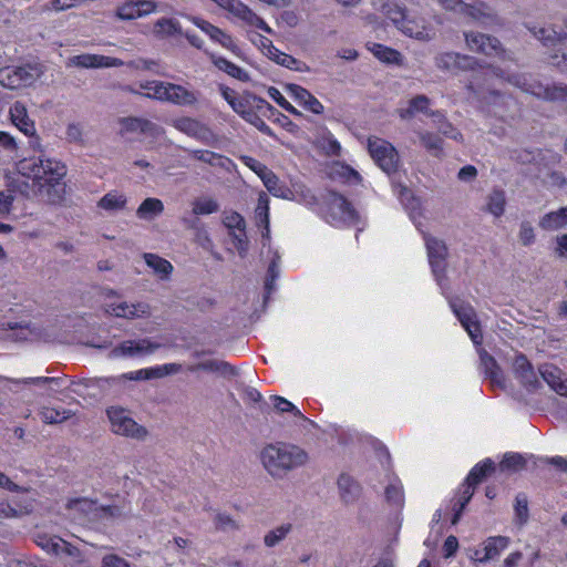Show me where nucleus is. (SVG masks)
Masks as SVG:
<instances>
[{
    "mask_svg": "<svg viewBox=\"0 0 567 567\" xmlns=\"http://www.w3.org/2000/svg\"><path fill=\"white\" fill-rule=\"evenodd\" d=\"M17 171L19 176L9 181L8 192L48 204L63 199L66 167L61 162L41 156L25 157L17 163Z\"/></svg>",
    "mask_w": 567,
    "mask_h": 567,
    "instance_id": "obj_1",
    "label": "nucleus"
},
{
    "mask_svg": "<svg viewBox=\"0 0 567 567\" xmlns=\"http://www.w3.org/2000/svg\"><path fill=\"white\" fill-rule=\"evenodd\" d=\"M259 461L271 478L284 480L290 472L305 466L309 461V455L296 444L275 442L266 444L260 450Z\"/></svg>",
    "mask_w": 567,
    "mask_h": 567,
    "instance_id": "obj_2",
    "label": "nucleus"
},
{
    "mask_svg": "<svg viewBox=\"0 0 567 567\" xmlns=\"http://www.w3.org/2000/svg\"><path fill=\"white\" fill-rule=\"evenodd\" d=\"M434 62L439 70L452 75L471 72L465 87L468 92H476L477 78L482 73V65L476 58L457 52H443L434 58Z\"/></svg>",
    "mask_w": 567,
    "mask_h": 567,
    "instance_id": "obj_3",
    "label": "nucleus"
},
{
    "mask_svg": "<svg viewBox=\"0 0 567 567\" xmlns=\"http://www.w3.org/2000/svg\"><path fill=\"white\" fill-rule=\"evenodd\" d=\"M507 81L522 91L538 99L550 102H567V84L555 82H542L533 76L514 73L507 76Z\"/></svg>",
    "mask_w": 567,
    "mask_h": 567,
    "instance_id": "obj_4",
    "label": "nucleus"
},
{
    "mask_svg": "<svg viewBox=\"0 0 567 567\" xmlns=\"http://www.w3.org/2000/svg\"><path fill=\"white\" fill-rule=\"evenodd\" d=\"M106 416L111 424V431L116 435H122L135 440H144L147 436V430L140 425L131 415V412L120 405H112L106 409Z\"/></svg>",
    "mask_w": 567,
    "mask_h": 567,
    "instance_id": "obj_5",
    "label": "nucleus"
},
{
    "mask_svg": "<svg viewBox=\"0 0 567 567\" xmlns=\"http://www.w3.org/2000/svg\"><path fill=\"white\" fill-rule=\"evenodd\" d=\"M527 28L544 47L551 48L556 51L550 55V63L553 65L558 68L567 66V48H564L567 40V33L565 31H557L553 27L533 25Z\"/></svg>",
    "mask_w": 567,
    "mask_h": 567,
    "instance_id": "obj_6",
    "label": "nucleus"
},
{
    "mask_svg": "<svg viewBox=\"0 0 567 567\" xmlns=\"http://www.w3.org/2000/svg\"><path fill=\"white\" fill-rule=\"evenodd\" d=\"M437 2L447 11L464 14L483 24H493L497 20L495 11L483 1L466 3L462 0H437Z\"/></svg>",
    "mask_w": 567,
    "mask_h": 567,
    "instance_id": "obj_7",
    "label": "nucleus"
},
{
    "mask_svg": "<svg viewBox=\"0 0 567 567\" xmlns=\"http://www.w3.org/2000/svg\"><path fill=\"white\" fill-rule=\"evenodd\" d=\"M467 48L476 53L496 56L501 60H512L513 53L503 48L501 41L492 35L480 32H464Z\"/></svg>",
    "mask_w": 567,
    "mask_h": 567,
    "instance_id": "obj_8",
    "label": "nucleus"
},
{
    "mask_svg": "<svg viewBox=\"0 0 567 567\" xmlns=\"http://www.w3.org/2000/svg\"><path fill=\"white\" fill-rule=\"evenodd\" d=\"M425 244L432 272L435 277L437 285L442 289V293L446 295L447 278L445 276V259L447 257V247L443 240H440L434 237H427L425 239Z\"/></svg>",
    "mask_w": 567,
    "mask_h": 567,
    "instance_id": "obj_9",
    "label": "nucleus"
},
{
    "mask_svg": "<svg viewBox=\"0 0 567 567\" xmlns=\"http://www.w3.org/2000/svg\"><path fill=\"white\" fill-rule=\"evenodd\" d=\"M447 300L452 311L467 331L472 341L475 344H480L482 342V333L474 308L468 302L458 298H447Z\"/></svg>",
    "mask_w": 567,
    "mask_h": 567,
    "instance_id": "obj_10",
    "label": "nucleus"
},
{
    "mask_svg": "<svg viewBox=\"0 0 567 567\" xmlns=\"http://www.w3.org/2000/svg\"><path fill=\"white\" fill-rule=\"evenodd\" d=\"M161 347V343L153 341L150 338L125 340L110 351L109 358L120 359L145 357L153 354Z\"/></svg>",
    "mask_w": 567,
    "mask_h": 567,
    "instance_id": "obj_11",
    "label": "nucleus"
},
{
    "mask_svg": "<svg viewBox=\"0 0 567 567\" xmlns=\"http://www.w3.org/2000/svg\"><path fill=\"white\" fill-rule=\"evenodd\" d=\"M220 8L227 10L245 23L249 25H254L257 29L271 33L272 29L268 25V23L258 14H256L247 4L241 2L240 0H213Z\"/></svg>",
    "mask_w": 567,
    "mask_h": 567,
    "instance_id": "obj_12",
    "label": "nucleus"
},
{
    "mask_svg": "<svg viewBox=\"0 0 567 567\" xmlns=\"http://www.w3.org/2000/svg\"><path fill=\"white\" fill-rule=\"evenodd\" d=\"M326 218L332 225L348 224L357 219V214L343 196L330 193L327 199Z\"/></svg>",
    "mask_w": 567,
    "mask_h": 567,
    "instance_id": "obj_13",
    "label": "nucleus"
},
{
    "mask_svg": "<svg viewBox=\"0 0 567 567\" xmlns=\"http://www.w3.org/2000/svg\"><path fill=\"white\" fill-rule=\"evenodd\" d=\"M117 123L121 135L143 134L147 137L157 138L162 133L159 125L142 116L120 117Z\"/></svg>",
    "mask_w": 567,
    "mask_h": 567,
    "instance_id": "obj_14",
    "label": "nucleus"
},
{
    "mask_svg": "<svg viewBox=\"0 0 567 567\" xmlns=\"http://www.w3.org/2000/svg\"><path fill=\"white\" fill-rule=\"evenodd\" d=\"M105 311L116 318L135 320L148 318L151 316V306L144 301L133 303L127 301H114L105 305Z\"/></svg>",
    "mask_w": 567,
    "mask_h": 567,
    "instance_id": "obj_15",
    "label": "nucleus"
},
{
    "mask_svg": "<svg viewBox=\"0 0 567 567\" xmlns=\"http://www.w3.org/2000/svg\"><path fill=\"white\" fill-rule=\"evenodd\" d=\"M369 153L375 164L386 174L396 172L400 163L393 144H368Z\"/></svg>",
    "mask_w": 567,
    "mask_h": 567,
    "instance_id": "obj_16",
    "label": "nucleus"
},
{
    "mask_svg": "<svg viewBox=\"0 0 567 567\" xmlns=\"http://www.w3.org/2000/svg\"><path fill=\"white\" fill-rule=\"evenodd\" d=\"M512 371L515 379L528 391H535L539 388L540 381L537 378L533 364L525 354H515L512 362Z\"/></svg>",
    "mask_w": 567,
    "mask_h": 567,
    "instance_id": "obj_17",
    "label": "nucleus"
},
{
    "mask_svg": "<svg viewBox=\"0 0 567 567\" xmlns=\"http://www.w3.org/2000/svg\"><path fill=\"white\" fill-rule=\"evenodd\" d=\"M432 100L425 94H417L406 101L404 106L396 110L399 117L402 121H411L419 114L432 118L435 110L431 109Z\"/></svg>",
    "mask_w": 567,
    "mask_h": 567,
    "instance_id": "obj_18",
    "label": "nucleus"
},
{
    "mask_svg": "<svg viewBox=\"0 0 567 567\" xmlns=\"http://www.w3.org/2000/svg\"><path fill=\"white\" fill-rule=\"evenodd\" d=\"M156 11L157 3L154 0H130L116 9V17L123 21H131Z\"/></svg>",
    "mask_w": 567,
    "mask_h": 567,
    "instance_id": "obj_19",
    "label": "nucleus"
},
{
    "mask_svg": "<svg viewBox=\"0 0 567 567\" xmlns=\"http://www.w3.org/2000/svg\"><path fill=\"white\" fill-rule=\"evenodd\" d=\"M200 92L184 85L168 84L166 102L181 107H195L199 103Z\"/></svg>",
    "mask_w": 567,
    "mask_h": 567,
    "instance_id": "obj_20",
    "label": "nucleus"
},
{
    "mask_svg": "<svg viewBox=\"0 0 567 567\" xmlns=\"http://www.w3.org/2000/svg\"><path fill=\"white\" fill-rule=\"evenodd\" d=\"M480 368L485 377L491 381L493 388H505V377L494 357L486 350H480Z\"/></svg>",
    "mask_w": 567,
    "mask_h": 567,
    "instance_id": "obj_21",
    "label": "nucleus"
},
{
    "mask_svg": "<svg viewBox=\"0 0 567 567\" xmlns=\"http://www.w3.org/2000/svg\"><path fill=\"white\" fill-rule=\"evenodd\" d=\"M287 89L291 97L305 110L316 115L323 112L324 107L322 103L307 89L295 83L289 84Z\"/></svg>",
    "mask_w": 567,
    "mask_h": 567,
    "instance_id": "obj_22",
    "label": "nucleus"
},
{
    "mask_svg": "<svg viewBox=\"0 0 567 567\" xmlns=\"http://www.w3.org/2000/svg\"><path fill=\"white\" fill-rule=\"evenodd\" d=\"M399 30L405 35L421 41H429L434 35L433 30L425 24L424 19L411 18L409 13Z\"/></svg>",
    "mask_w": 567,
    "mask_h": 567,
    "instance_id": "obj_23",
    "label": "nucleus"
},
{
    "mask_svg": "<svg viewBox=\"0 0 567 567\" xmlns=\"http://www.w3.org/2000/svg\"><path fill=\"white\" fill-rule=\"evenodd\" d=\"M178 370V365L175 363L164 364L162 367H155V368H147V369H141L137 371H132L127 373H123L122 380L123 383L125 381H144V380H151V379H158L163 378L164 375L176 372Z\"/></svg>",
    "mask_w": 567,
    "mask_h": 567,
    "instance_id": "obj_24",
    "label": "nucleus"
},
{
    "mask_svg": "<svg viewBox=\"0 0 567 567\" xmlns=\"http://www.w3.org/2000/svg\"><path fill=\"white\" fill-rule=\"evenodd\" d=\"M539 373L544 381L559 395L567 396V378L560 369L553 364L539 367Z\"/></svg>",
    "mask_w": 567,
    "mask_h": 567,
    "instance_id": "obj_25",
    "label": "nucleus"
},
{
    "mask_svg": "<svg viewBox=\"0 0 567 567\" xmlns=\"http://www.w3.org/2000/svg\"><path fill=\"white\" fill-rule=\"evenodd\" d=\"M10 118L12 124L27 137H31L35 134L34 123L30 120L23 103L18 101L12 104L10 107Z\"/></svg>",
    "mask_w": 567,
    "mask_h": 567,
    "instance_id": "obj_26",
    "label": "nucleus"
},
{
    "mask_svg": "<svg viewBox=\"0 0 567 567\" xmlns=\"http://www.w3.org/2000/svg\"><path fill=\"white\" fill-rule=\"evenodd\" d=\"M208 56L214 66H216L219 71L225 72L230 78H234L244 83L250 81V75L246 70L233 63L225 56L218 55L216 53H208Z\"/></svg>",
    "mask_w": 567,
    "mask_h": 567,
    "instance_id": "obj_27",
    "label": "nucleus"
},
{
    "mask_svg": "<svg viewBox=\"0 0 567 567\" xmlns=\"http://www.w3.org/2000/svg\"><path fill=\"white\" fill-rule=\"evenodd\" d=\"M327 173L330 178L339 179L348 184H359L361 181V176L357 171L338 161L327 166Z\"/></svg>",
    "mask_w": 567,
    "mask_h": 567,
    "instance_id": "obj_28",
    "label": "nucleus"
},
{
    "mask_svg": "<svg viewBox=\"0 0 567 567\" xmlns=\"http://www.w3.org/2000/svg\"><path fill=\"white\" fill-rule=\"evenodd\" d=\"M338 488L340 497L346 504L354 503L361 493L360 485L347 474L339 476Z\"/></svg>",
    "mask_w": 567,
    "mask_h": 567,
    "instance_id": "obj_29",
    "label": "nucleus"
},
{
    "mask_svg": "<svg viewBox=\"0 0 567 567\" xmlns=\"http://www.w3.org/2000/svg\"><path fill=\"white\" fill-rule=\"evenodd\" d=\"M509 538L505 536L488 537L484 542L483 556L477 561L485 563L499 556V554L508 546Z\"/></svg>",
    "mask_w": 567,
    "mask_h": 567,
    "instance_id": "obj_30",
    "label": "nucleus"
},
{
    "mask_svg": "<svg viewBox=\"0 0 567 567\" xmlns=\"http://www.w3.org/2000/svg\"><path fill=\"white\" fill-rule=\"evenodd\" d=\"M547 231L558 230L567 226V206L545 214L538 223Z\"/></svg>",
    "mask_w": 567,
    "mask_h": 567,
    "instance_id": "obj_31",
    "label": "nucleus"
},
{
    "mask_svg": "<svg viewBox=\"0 0 567 567\" xmlns=\"http://www.w3.org/2000/svg\"><path fill=\"white\" fill-rule=\"evenodd\" d=\"M143 258L159 279L167 280L171 277L174 267L168 260L151 252L144 254Z\"/></svg>",
    "mask_w": 567,
    "mask_h": 567,
    "instance_id": "obj_32",
    "label": "nucleus"
},
{
    "mask_svg": "<svg viewBox=\"0 0 567 567\" xmlns=\"http://www.w3.org/2000/svg\"><path fill=\"white\" fill-rule=\"evenodd\" d=\"M87 386L97 388L105 395H117L122 393L124 383L122 375H118L90 380Z\"/></svg>",
    "mask_w": 567,
    "mask_h": 567,
    "instance_id": "obj_33",
    "label": "nucleus"
},
{
    "mask_svg": "<svg viewBox=\"0 0 567 567\" xmlns=\"http://www.w3.org/2000/svg\"><path fill=\"white\" fill-rule=\"evenodd\" d=\"M164 212V204L161 199L148 197L144 199L136 209L137 218L142 220H153Z\"/></svg>",
    "mask_w": 567,
    "mask_h": 567,
    "instance_id": "obj_34",
    "label": "nucleus"
},
{
    "mask_svg": "<svg viewBox=\"0 0 567 567\" xmlns=\"http://www.w3.org/2000/svg\"><path fill=\"white\" fill-rule=\"evenodd\" d=\"M262 183L267 190L279 198L284 199H291L293 196L292 190L282 183L277 175H275L271 171L266 174V176H262Z\"/></svg>",
    "mask_w": 567,
    "mask_h": 567,
    "instance_id": "obj_35",
    "label": "nucleus"
},
{
    "mask_svg": "<svg viewBox=\"0 0 567 567\" xmlns=\"http://www.w3.org/2000/svg\"><path fill=\"white\" fill-rule=\"evenodd\" d=\"M176 127L187 134L189 137L203 140L209 133L208 128L198 120L183 117L177 121Z\"/></svg>",
    "mask_w": 567,
    "mask_h": 567,
    "instance_id": "obj_36",
    "label": "nucleus"
},
{
    "mask_svg": "<svg viewBox=\"0 0 567 567\" xmlns=\"http://www.w3.org/2000/svg\"><path fill=\"white\" fill-rule=\"evenodd\" d=\"M127 197L117 192L112 190L105 194L99 202L97 207L109 213H116L126 208Z\"/></svg>",
    "mask_w": 567,
    "mask_h": 567,
    "instance_id": "obj_37",
    "label": "nucleus"
},
{
    "mask_svg": "<svg viewBox=\"0 0 567 567\" xmlns=\"http://www.w3.org/2000/svg\"><path fill=\"white\" fill-rule=\"evenodd\" d=\"M168 84L169 82L157 80L143 81L140 82V89L145 91V93L142 94L143 96L159 102H166Z\"/></svg>",
    "mask_w": 567,
    "mask_h": 567,
    "instance_id": "obj_38",
    "label": "nucleus"
},
{
    "mask_svg": "<svg viewBox=\"0 0 567 567\" xmlns=\"http://www.w3.org/2000/svg\"><path fill=\"white\" fill-rule=\"evenodd\" d=\"M369 50L383 63L399 65L402 63V54L390 47L381 43H372Z\"/></svg>",
    "mask_w": 567,
    "mask_h": 567,
    "instance_id": "obj_39",
    "label": "nucleus"
},
{
    "mask_svg": "<svg viewBox=\"0 0 567 567\" xmlns=\"http://www.w3.org/2000/svg\"><path fill=\"white\" fill-rule=\"evenodd\" d=\"M229 105L236 113L240 114L245 120L252 123L260 131L270 133L269 126L258 115H256L251 111L246 110V102L243 99L236 96L235 99H231V101H229Z\"/></svg>",
    "mask_w": 567,
    "mask_h": 567,
    "instance_id": "obj_40",
    "label": "nucleus"
},
{
    "mask_svg": "<svg viewBox=\"0 0 567 567\" xmlns=\"http://www.w3.org/2000/svg\"><path fill=\"white\" fill-rule=\"evenodd\" d=\"M256 220L258 226H264L265 231L262 237L269 239V198L266 193H260L258 196L257 207L255 209Z\"/></svg>",
    "mask_w": 567,
    "mask_h": 567,
    "instance_id": "obj_41",
    "label": "nucleus"
},
{
    "mask_svg": "<svg viewBox=\"0 0 567 567\" xmlns=\"http://www.w3.org/2000/svg\"><path fill=\"white\" fill-rule=\"evenodd\" d=\"M192 154L194 158L200 162L207 163L212 166H218L227 171L233 165V162L228 157L221 156L215 152H210L207 150H195L192 151Z\"/></svg>",
    "mask_w": 567,
    "mask_h": 567,
    "instance_id": "obj_42",
    "label": "nucleus"
},
{
    "mask_svg": "<svg viewBox=\"0 0 567 567\" xmlns=\"http://www.w3.org/2000/svg\"><path fill=\"white\" fill-rule=\"evenodd\" d=\"M432 123L436 126L440 134L450 140H457L461 135L457 127H455L451 122H449L444 115V113L440 110H435L433 113V117L431 118Z\"/></svg>",
    "mask_w": 567,
    "mask_h": 567,
    "instance_id": "obj_43",
    "label": "nucleus"
},
{
    "mask_svg": "<svg viewBox=\"0 0 567 567\" xmlns=\"http://www.w3.org/2000/svg\"><path fill=\"white\" fill-rule=\"evenodd\" d=\"M494 470H495L494 462L491 458H486L482 463L476 464L471 470L465 482H466V484H470L475 487Z\"/></svg>",
    "mask_w": 567,
    "mask_h": 567,
    "instance_id": "obj_44",
    "label": "nucleus"
},
{
    "mask_svg": "<svg viewBox=\"0 0 567 567\" xmlns=\"http://www.w3.org/2000/svg\"><path fill=\"white\" fill-rule=\"evenodd\" d=\"M218 202L208 196L197 197L192 202V213L195 216L210 215L219 210Z\"/></svg>",
    "mask_w": 567,
    "mask_h": 567,
    "instance_id": "obj_45",
    "label": "nucleus"
},
{
    "mask_svg": "<svg viewBox=\"0 0 567 567\" xmlns=\"http://www.w3.org/2000/svg\"><path fill=\"white\" fill-rule=\"evenodd\" d=\"M506 197L502 189H494L486 197V210L494 217H501L505 212Z\"/></svg>",
    "mask_w": 567,
    "mask_h": 567,
    "instance_id": "obj_46",
    "label": "nucleus"
},
{
    "mask_svg": "<svg viewBox=\"0 0 567 567\" xmlns=\"http://www.w3.org/2000/svg\"><path fill=\"white\" fill-rule=\"evenodd\" d=\"M292 525L290 523L281 524L269 532H267L264 536V544L268 548L276 547L279 545L286 537L291 533Z\"/></svg>",
    "mask_w": 567,
    "mask_h": 567,
    "instance_id": "obj_47",
    "label": "nucleus"
},
{
    "mask_svg": "<svg viewBox=\"0 0 567 567\" xmlns=\"http://www.w3.org/2000/svg\"><path fill=\"white\" fill-rule=\"evenodd\" d=\"M40 415L44 423L56 424L70 419L73 415V413L70 410L65 409L44 406L42 408Z\"/></svg>",
    "mask_w": 567,
    "mask_h": 567,
    "instance_id": "obj_48",
    "label": "nucleus"
},
{
    "mask_svg": "<svg viewBox=\"0 0 567 567\" xmlns=\"http://www.w3.org/2000/svg\"><path fill=\"white\" fill-rule=\"evenodd\" d=\"M101 54L83 53L69 59V65L82 69H101Z\"/></svg>",
    "mask_w": 567,
    "mask_h": 567,
    "instance_id": "obj_49",
    "label": "nucleus"
},
{
    "mask_svg": "<svg viewBox=\"0 0 567 567\" xmlns=\"http://www.w3.org/2000/svg\"><path fill=\"white\" fill-rule=\"evenodd\" d=\"M268 96L276 102L281 109L295 116L296 118L303 117L302 112L296 109L275 86H269L267 90Z\"/></svg>",
    "mask_w": 567,
    "mask_h": 567,
    "instance_id": "obj_50",
    "label": "nucleus"
},
{
    "mask_svg": "<svg viewBox=\"0 0 567 567\" xmlns=\"http://www.w3.org/2000/svg\"><path fill=\"white\" fill-rule=\"evenodd\" d=\"M17 78L21 82V86L32 85L40 76V71L37 65H14Z\"/></svg>",
    "mask_w": 567,
    "mask_h": 567,
    "instance_id": "obj_51",
    "label": "nucleus"
},
{
    "mask_svg": "<svg viewBox=\"0 0 567 567\" xmlns=\"http://www.w3.org/2000/svg\"><path fill=\"white\" fill-rule=\"evenodd\" d=\"M382 11L386 16L389 20H391L394 25L400 29L401 24L403 23V20L405 19L408 11L405 8L393 3V2H386L382 6Z\"/></svg>",
    "mask_w": 567,
    "mask_h": 567,
    "instance_id": "obj_52",
    "label": "nucleus"
},
{
    "mask_svg": "<svg viewBox=\"0 0 567 567\" xmlns=\"http://www.w3.org/2000/svg\"><path fill=\"white\" fill-rule=\"evenodd\" d=\"M267 56L275 61L277 64L289 70H299V60L288 53L280 51L277 48L269 49V54Z\"/></svg>",
    "mask_w": 567,
    "mask_h": 567,
    "instance_id": "obj_53",
    "label": "nucleus"
},
{
    "mask_svg": "<svg viewBox=\"0 0 567 567\" xmlns=\"http://www.w3.org/2000/svg\"><path fill=\"white\" fill-rule=\"evenodd\" d=\"M156 33L172 37L182 33L181 23L173 18H161L155 22Z\"/></svg>",
    "mask_w": 567,
    "mask_h": 567,
    "instance_id": "obj_54",
    "label": "nucleus"
},
{
    "mask_svg": "<svg viewBox=\"0 0 567 567\" xmlns=\"http://www.w3.org/2000/svg\"><path fill=\"white\" fill-rule=\"evenodd\" d=\"M385 498L390 504L395 505L398 507H401L403 505V487L399 480H393L385 487Z\"/></svg>",
    "mask_w": 567,
    "mask_h": 567,
    "instance_id": "obj_55",
    "label": "nucleus"
},
{
    "mask_svg": "<svg viewBox=\"0 0 567 567\" xmlns=\"http://www.w3.org/2000/svg\"><path fill=\"white\" fill-rule=\"evenodd\" d=\"M189 20L194 25L207 34L212 41L216 42V40H219V37H223L224 31L210 22L195 16L189 17Z\"/></svg>",
    "mask_w": 567,
    "mask_h": 567,
    "instance_id": "obj_56",
    "label": "nucleus"
},
{
    "mask_svg": "<svg viewBox=\"0 0 567 567\" xmlns=\"http://www.w3.org/2000/svg\"><path fill=\"white\" fill-rule=\"evenodd\" d=\"M271 261L268 267L267 277L265 281V289L267 293H271V291L275 289V281L279 276V261L280 256L278 251H272Z\"/></svg>",
    "mask_w": 567,
    "mask_h": 567,
    "instance_id": "obj_57",
    "label": "nucleus"
},
{
    "mask_svg": "<svg viewBox=\"0 0 567 567\" xmlns=\"http://www.w3.org/2000/svg\"><path fill=\"white\" fill-rule=\"evenodd\" d=\"M197 369L207 371V372H215L219 373L221 375H227L233 373V368L230 364H228L225 361L221 360H206L203 362H199L197 364Z\"/></svg>",
    "mask_w": 567,
    "mask_h": 567,
    "instance_id": "obj_58",
    "label": "nucleus"
},
{
    "mask_svg": "<svg viewBox=\"0 0 567 567\" xmlns=\"http://www.w3.org/2000/svg\"><path fill=\"white\" fill-rule=\"evenodd\" d=\"M35 542L38 546H40L43 550L55 555H60V544L62 542V538H60L59 536L39 534L37 536Z\"/></svg>",
    "mask_w": 567,
    "mask_h": 567,
    "instance_id": "obj_59",
    "label": "nucleus"
},
{
    "mask_svg": "<svg viewBox=\"0 0 567 567\" xmlns=\"http://www.w3.org/2000/svg\"><path fill=\"white\" fill-rule=\"evenodd\" d=\"M274 402V408L279 413H291L292 415L305 420V416L300 412V410L290 401L282 396L274 395L270 398Z\"/></svg>",
    "mask_w": 567,
    "mask_h": 567,
    "instance_id": "obj_60",
    "label": "nucleus"
},
{
    "mask_svg": "<svg viewBox=\"0 0 567 567\" xmlns=\"http://www.w3.org/2000/svg\"><path fill=\"white\" fill-rule=\"evenodd\" d=\"M525 466V461L523 456L518 453H506L499 463V467L502 471H513L517 472Z\"/></svg>",
    "mask_w": 567,
    "mask_h": 567,
    "instance_id": "obj_61",
    "label": "nucleus"
},
{
    "mask_svg": "<svg viewBox=\"0 0 567 567\" xmlns=\"http://www.w3.org/2000/svg\"><path fill=\"white\" fill-rule=\"evenodd\" d=\"M0 84L8 89L21 87L14 65L0 69Z\"/></svg>",
    "mask_w": 567,
    "mask_h": 567,
    "instance_id": "obj_62",
    "label": "nucleus"
},
{
    "mask_svg": "<svg viewBox=\"0 0 567 567\" xmlns=\"http://www.w3.org/2000/svg\"><path fill=\"white\" fill-rule=\"evenodd\" d=\"M514 509L519 524H525L528 520V499L524 493L516 495Z\"/></svg>",
    "mask_w": 567,
    "mask_h": 567,
    "instance_id": "obj_63",
    "label": "nucleus"
},
{
    "mask_svg": "<svg viewBox=\"0 0 567 567\" xmlns=\"http://www.w3.org/2000/svg\"><path fill=\"white\" fill-rule=\"evenodd\" d=\"M223 224L229 229V231L244 230L246 228L244 217L236 212L225 213Z\"/></svg>",
    "mask_w": 567,
    "mask_h": 567,
    "instance_id": "obj_64",
    "label": "nucleus"
}]
</instances>
